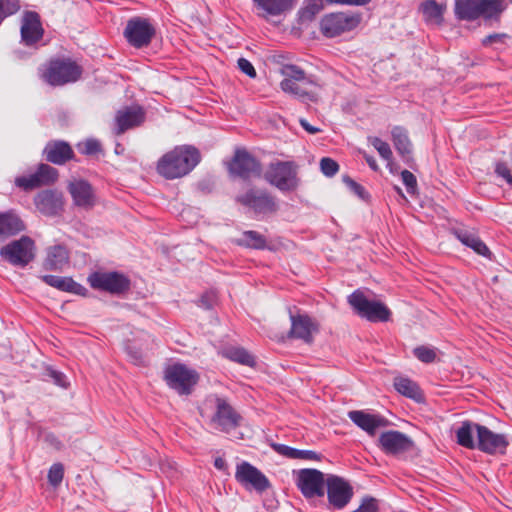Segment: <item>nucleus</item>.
I'll list each match as a JSON object with an SVG mask.
<instances>
[{"label": "nucleus", "instance_id": "1", "mask_svg": "<svg viewBox=\"0 0 512 512\" xmlns=\"http://www.w3.org/2000/svg\"><path fill=\"white\" fill-rule=\"evenodd\" d=\"M200 151L192 145H180L165 153L157 162V172L168 180L189 174L200 162Z\"/></svg>", "mask_w": 512, "mask_h": 512}, {"label": "nucleus", "instance_id": "2", "mask_svg": "<svg viewBox=\"0 0 512 512\" xmlns=\"http://www.w3.org/2000/svg\"><path fill=\"white\" fill-rule=\"evenodd\" d=\"M504 10V0H454L455 17L462 21L498 20Z\"/></svg>", "mask_w": 512, "mask_h": 512}, {"label": "nucleus", "instance_id": "3", "mask_svg": "<svg viewBox=\"0 0 512 512\" xmlns=\"http://www.w3.org/2000/svg\"><path fill=\"white\" fill-rule=\"evenodd\" d=\"M81 75L82 67L69 57L52 58L40 70L41 78L54 87L76 82Z\"/></svg>", "mask_w": 512, "mask_h": 512}, {"label": "nucleus", "instance_id": "4", "mask_svg": "<svg viewBox=\"0 0 512 512\" xmlns=\"http://www.w3.org/2000/svg\"><path fill=\"white\" fill-rule=\"evenodd\" d=\"M264 179L281 192L294 191L299 185L297 166L292 161L270 163L264 173Z\"/></svg>", "mask_w": 512, "mask_h": 512}, {"label": "nucleus", "instance_id": "5", "mask_svg": "<svg viewBox=\"0 0 512 512\" xmlns=\"http://www.w3.org/2000/svg\"><path fill=\"white\" fill-rule=\"evenodd\" d=\"M163 378L168 387L179 395H190L199 380V375L185 364L174 363L164 369Z\"/></svg>", "mask_w": 512, "mask_h": 512}, {"label": "nucleus", "instance_id": "6", "mask_svg": "<svg viewBox=\"0 0 512 512\" xmlns=\"http://www.w3.org/2000/svg\"><path fill=\"white\" fill-rule=\"evenodd\" d=\"M348 303L362 318L370 322H386L391 312L383 303L369 300L362 291L356 290L348 297Z\"/></svg>", "mask_w": 512, "mask_h": 512}, {"label": "nucleus", "instance_id": "7", "mask_svg": "<svg viewBox=\"0 0 512 512\" xmlns=\"http://www.w3.org/2000/svg\"><path fill=\"white\" fill-rule=\"evenodd\" d=\"M0 257L16 267H25L35 258V243L28 236L13 240L0 249Z\"/></svg>", "mask_w": 512, "mask_h": 512}, {"label": "nucleus", "instance_id": "8", "mask_svg": "<svg viewBox=\"0 0 512 512\" xmlns=\"http://www.w3.org/2000/svg\"><path fill=\"white\" fill-rule=\"evenodd\" d=\"M88 283L95 290L108 292L113 295H120L130 289V279L124 274L111 271H95L88 276Z\"/></svg>", "mask_w": 512, "mask_h": 512}, {"label": "nucleus", "instance_id": "9", "mask_svg": "<svg viewBox=\"0 0 512 512\" xmlns=\"http://www.w3.org/2000/svg\"><path fill=\"white\" fill-rule=\"evenodd\" d=\"M228 171L232 177L242 180L259 178L262 175L261 163L245 149H237L228 164Z\"/></svg>", "mask_w": 512, "mask_h": 512}, {"label": "nucleus", "instance_id": "10", "mask_svg": "<svg viewBox=\"0 0 512 512\" xmlns=\"http://www.w3.org/2000/svg\"><path fill=\"white\" fill-rule=\"evenodd\" d=\"M237 202L250 208L256 215H270L278 211L276 198L265 189L251 188L237 197Z\"/></svg>", "mask_w": 512, "mask_h": 512}, {"label": "nucleus", "instance_id": "11", "mask_svg": "<svg viewBox=\"0 0 512 512\" xmlns=\"http://www.w3.org/2000/svg\"><path fill=\"white\" fill-rule=\"evenodd\" d=\"M361 22L360 13H331L321 20V32L329 38L355 29Z\"/></svg>", "mask_w": 512, "mask_h": 512}, {"label": "nucleus", "instance_id": "12", "mask_svg": "<svg viewBox=\"0 0 512 512\" xmlns=\"http://www.w3.org/2000/svg\"><path fill=\"white\" fill-rule=\"evenodd\" d=\"M155 33L154 26L147 18L143 17H134L128 20L124 30L127 42L135 48L148 46Z\"/></svg>", "mask_w": 512, "mask_h": 512}, {"label": "nucleus", "instance_id": "13", "mask_svg": "<svg viewBox=\"0 0 512 512\" xmlns=\"http://www.w3.org/2000/svg\"><path fill=\"white\" fill-rule=\"evenodd\" d=\"M296 486L307 499L323 497L326 480L324 474L317 469H301L296 475Z\"/></svg>", "mask_w": 512, "mask_h": 512}, {"label": "nucleus", "instance_id": "14", "mask_svg": "<svg viewBox=\"0 0 512 512\" xmlns=\"http://www.w3.org/2000/svg\"><path fill=\"white\" fill-rule=\"evenodd\" d=\"M58 176L59 174L56 168L41 163L34 173L28 176L16 177L14 183L17 187L27 192L53 184L58 179Z\"/></svg>", "mask_w": 512, "mask_h": 512}, {"label": "nucleus", "instance_id": "15", "mask_svg": "<svg viewBox=\"0 0 512 512\" xmlns=\"http://www.w3.org/2000/svg\"><path fill=\"white\" fill-rule=\"evenodd\" d=\"M58 176L59 174L56 168L41 163L34 173L28 176L16 177L14 183L17 187L27 192L53 184L58 179Z\"/></svg>", "mask_w": 512, "mask_h": 512}, {"label": "nucleus", "instance_id": "16", "mask_svg": "<svg viewBox=\"0 0 512 512\" xmlns=\"http://www.w3.org/2000/svg\"><path fill=\"white\" fill-rule=\"evenodd\" d=\"M509 440L506 435L495 433L488 427H477L476 448L489 455L505 454Z\"/></svg>", "mask_w": 512, "mask_h": 512}, {"label": "nucleus", "instance_id": "17", "mask_svg": "<svg viewBox=\"0 0 512 512\" xmlns=\"http://www.w3.org/2000/svg\"><path fill=\"white\" fill-rule=\"evenodd\" d=\"M326 488L328 502L335 509H343L353 497L352 486L339 476L329 475Z\"/></svg>", "mask_w": 512, "mask_h": 512}, {"label": "nucleus", "instance_id": "18", "mask_svg": "<svg viewBox=\"0 0 512 512\" xmlns=\"http://www.w3.org/2000/svg\"><path fill=\"white\" fill-rule=\"evenodd\" d=\"M235 479L241 485L250 486L260 493L271 486L268 478L258 468L246 461L237 465Z\"/></svg>", "mask_w": 512, "mask_h": 512}, {"label": "nucleus", "instance_id": "19", "mask_svg": "<svg viewBox=\"0 0 512 512\" xmlns=\"http://www.w3.org/2000/svg\"><path fill=\"white\" fill-rule=\"evenodd\" d=\"M289 318L291 328L288 332V338L300 339L307 344L313 342V334L319 331L318 323L308 314L294 315L289 309Z\"/></svg>", "mask_w": 512, "mask_h": 512}, {"label": "nucleus", "instance_id": "20", "mask_svg": "<svg viewBox=\"0 0 512 512\" xmlns=\"http://www.w3.org/2000/svg\"><path fill=\"white\" fill-rule=\"evenodd\" d=\"M146 120V112L139 105L124 107L115 116L114 134L119 136L130 129L141 126Z\"/></svg>", "mask_w": 512, "mask_h": 512}, {"label": "nucleus", "instance_id": "21", "mask_svg": "<svg viewBox=\"0 0 512 512\" xmlns=\"http://www.w3.org/2000/svg\"><path fill=\"white\" fill-rule=\"evenodd\" d=\"M216 411L211 418V423L216 429L229 433L239 426L241 416L232 408L226 399L216 397Z\"/></svg>", "mask_w": 512, "mask_h": 512}, {"label": "nucleus", "instance_id": "22", "mask_svg": "<svg viewBox=\"0 0 512 512\" xmlns=\"http://www.w3.org/2000/svg\"><path fill=\"white\" fill-rule=\"evenodd\" d=\"M378 445L385 454L397 456L410 451L413 448V441L400 431L390 430L379 436Z\"/></svg>", "mask_w": 512, "mask_h": 512}, {"label": "nucleus", "instance_id": "23", "mask_svg": "<svg viewBox=\"0 0 512 512\" xmlns=\"http://www.w3.org/2000/svg\"><path fill=\"white\" fill-rule=\"evenodd\" d=\"M21 41L26 46L36 45L44 35L40 15L35 11H25L21 19Z\"/></svg>", "mask_w": 512, "mask_h": 512}, {"label": "nucleus", "instance_id": "24", "mask_svg": "<svg viewBox=\"0 0 512 512\" xmlns=\"http://www.w3.org/2000/svg\"><path fill=\"white\" fill-rule=\"evenodd\" d=\"M257 15L266 20L272 17L285 16L297 5V0H252Z\"/></svg>", "mask_w": 512, "mask_h": 512}, {"label": "nucleus", "instance_id": "25", "mask_svg": "<svg viewBox=\"0 0 512 512\" xmlns=\"http://www.w3.org/2000/svg\"><path fill=\"white\" fill-rule=\"evenodd\" d=\"M34 204L42 214L54 216L63 209V196L57 190H43L34 197Z\"/></svg>", "mask_w": 512, "mask_h": 512}, {"label": "nucleus", "instance_id": "26", "mask_svg": "<svg viewBox=\"0 0 512 512\" xmlns=\"http://www.w3.org/2000/svg\"><path fill=\"white\" fill-rule=\"evenodd\" d=\"M348 417L355 425L370 436H374L379 428L388 425V420L383 416L369 414L362 410L349 411Z\"/></svg>", "mask_w": 512, "mask_h": 512}, {"label": "nucleus", "instance_id": "27", "mask_svg": "<svg viewBox=\"0 0 512 512\" xmlns=\"http://www.w3.org/2000/svg\"><path fill=\"white\" fill-rule=\"evenodd\" d=\"M43 154L48 162L56 165H63L74 159L75 156L70 144L63 140L49 141L43 150Z\"/></svg>", "mask_w": 512, "mask_h": 512}, {"label": "nucleus", "instance_id": "28", "mask_svg": "<svg viewBox=\"0 0 512 512\" xmlns=\"http://www.w3.org/2000/svg\"><path fill=\"white\" fill-rule=\"evenodd\" d=\"M68 191L76 206L90 209L95 205V195L91 184L79 179L69 183Z\"/></svg>", "mask_w": 512, "mask_h": 512}, {"label": "nucleus", "instance_id": "29", "mask_svg": "<svg viewBox=\"0 0 512 512\" xmlns=\"http://www.w3.org/2000/svg\"><path fill=\"white\" fill-rule=\"evenodd\" d=\"M26 225L14 210L0 212V241L14 237L25 231Z\"/></svg>", "mask_w": 512, "mask_h": 512}, {"label": "nucleus", "instance_id": "30", "mask_svg": "<svg viewBox=\"0 0 512 512\" xmlns=\"http://www.w3.org/2000/svg\"><path fill=\"white\" fill-rule=\"evenodd\" d=\"M290 85V89L285 86H281L283 92L293 95L304 103L318 101L319 86L310 77L298 82H294Z\"/></svg>", "mask_w": 512, "mask_h": 512}, {"label": "nucleus", "instance_id": "31", "mask_svg": "<svg viewBox=\"0 0 512 512\" xmlns=\"http://www.w3.org/2000/svg\"><path fill=\"white\" fill-rule=\"evenodd\" d=\"M452 234L465 246L471 248L477 254L490 258L491 252L479 236L470 230L455 228Z\"/></svg>", "mask_w": 512, "mask_h": 512}, {"label": "nucleus", "instance_id": "32", "mask_svg": "<svg viewBox=\"0 0 512 512\" xmlns=\"http://www.w3.org/2000/svg\"><path fill=\"white\" fill-rule=\"evenodd\" d=\"M69 264V252L63 245H55L47 249V255L43 262L45 270L61 271Z\"/></svg>", "mask_w": 512, "mask_h": 512}, {"label": "nucleus", "instance_id": "33", "mask_svg": "<svg viewBox=\"0 0 512 512\" xmlns=\"http://www.w3.org/2000/svg\"><path fill=\"white\" fill-rule=\"evenodd\" d=\"M477 427H481V425L469 420L461 422L460 426L455 429L456 442L464 448L475 449L474 435H477Z\"/></svg>", "mask_w": 512, "mask_h": 512}, {"label": "nucleus", "instance_id": "34", "mask_svg": "<svg viewBox=\"0 0 512 512\" xmlns=\"http://www.w3.org/2000/svg\"><path fill=\"white\" fill-rule=\"evenodd\" d=\"M397 392L420 403L424 401L423 393L418 384L407 377H396L393 383Z\"/></svg>", "mask_w": 512, "mask_h": 512}, {"label": "nucleus", "instance_id": "35", "mask_svg": "<svg viewBox=\"0 0 512 512\" xmlns=\"http://www.w3.org/2000/svg\"><path fill=\"white\" fill-rule=\"evenodd\" d=\"M235 243L249 249L264 250L267 248L266 237L254 230L244 231L241 237L235 240Z\"/></svg>", "mask_w": 512, "mask_h": 512}, {"label": "nucleus", "instance_id": "36", "mask_svg": "<svg viewBox=\"0 0 512 512\" xmlns=\"http://www.w3.org/2000/svg\"><path fill=\"white\" fill-rule=\"evenodd\" d=\"M446 6L438 4L435 0H427L421 4V11L427 22L441 24Z\"/></svg>", "mask_w": 512, "mask_h": 512}, {"label": "nucleus", "instance_id": "37", "mask_svg": "<svg viewBox=\"0 0 512 512\" xmlns=\"http://www.w3.org/2000/svg\"><path fill=\"white\" fill-rule=\"evenodd\" d=\"M391 134L393 144L398 153L403 157L409 156L412 152V148L407 131L400 126H396L392 129Z\"/></svg>", "mask_w": 512, "mask_h": 512}, {"label": "nucleus", "instance_id": "38", "mask_svg": "<svg viewBox=\"0 0 512 512\" xmlns=\"http://www.w3.org/2000/svg\"><path fill=\"white\" fill-rule=\"evenodd\" d=\"M223 356L227 359L249 367L255 366V358L244 348L229 347L223 351Z\"/></svg>", "mask_w": 512, "mask_h": 512}, {"label": "nucleus", "instance_id": "39", "mask_svg": "<svg viewBox=\"0 0 512 512\" xmlns=\"http://www.w3.org/2000/svg\"><path fill=\"white\" fill-rule=\"evenodd\" d=\"M281 74L284 76V79L281 81L280 87L285 86L288 89L291 88L290 84L309 78L304 70L293 64L284 65L281 69Z\"/></svg>", "mask_w": 512, "mask_h": 512}, {"label": "nucleus", "instance_id": "40", "mask_svg": "<svg viewBox=\"0 0 512 512\" xmlns=\"http://www.w3.org/2000/svg\"><path fill=\"white\" fill-rule=\"evenodd\" d=\"M57 289L60 291L70 292L82 296L86 295L87 293V289L84 286L75 282L70 277H61Z\"/></svg>", "mask_w": 512, "mask_h": 512}, {"label": "nucleus", "instance_id": "41", "mask_svg": "<svg viewBox=\"0 0 512 512\" xmlns=\"http://www.w3.org/2000/svg\"><path fill=\"white\" fill-rule=\"evenodd\" d=\"M20 8L19 0H0V25L6 18L16 14Z\"/></svg>", "mask_w": 512, "mask_h": 512}, {"label": "nucleus", "instance_id": "42", "mask_svg": "<svg viewBox=\"0 0 512 512\" xmlns=\"http://www.w3.org/2000/svg\"><path fill=\"white\" fill-rule=\"evenodd\" d=\"M414 356L423 363H433L437 358L436 349L429 346H418L413 350Z\"/></svg>", "mask_w": 512, "mask_h": 512}, {"label": "nucleus", "instance_id": "43", "mask_svg": "<svg viewBox=\"0 0 512 512\" xmlns=\"http://www.w3.org/2000/svg\"><path fill=\"white\" fill-rule=\"evenodd\" d=\"M320 0H313L309 2L304 8L299 11V17L302 21H311L316 14L322 9Z\"/></svg>", "mask_w": 512, "mask_h": 512}, {"label": "nucleus", "instance_id": "44", "mask_svg": "<svg viewBox=\"0 0 512 512\" xmlns=\"http://www.w3.org/2000/svg\"><path fill=\"white\" fill-rule=\"evenodd\" d=\"M369 141L384 160H390L392 158V151L387 142L379 137H370Z\"/></svg>", "mask_w": 512, "mask_h": 512}, {"label": "nucleus", "instance_id": "45", "mask_svg": "<svg viewBox=\"0 0 512 512\" xmlns=\"http://www.w3.org/2000/svg\"><path fill=\"white\" fill-rule=\"evenodd\" d=\"M64 477V466L61 463L53 464L48 471V481L53 487L60 485Z\"/></svg>", "mask_w": 512, "mask_h": 512}, {"label": "nucleus", "instance_id": "46", "mask_svg": "<svg viewBox=\"0 0 512 512\" xmlns=\"http://www.w3.org/2000/svg\"><path fill=\"white\" fill-rule=\"evenodd\" d=\"M78 149L82 154L94 155L101 151V145L95 139H88L85 142L78 144Z\"/></svg>", "mask_w": 512, "mask_h": 512}, {"label": "nucleus", "instance_id": "47", "mask_svg": "<svg viewBox=\"0 0 512 512\" xmlns=\"http://www.w3.org/2000/svg\"><path fill=\"white\" fill-rule=\"evenodd\" d=\"M320 168L325 176L332 177L338 172L339 165L335 160L324 157L320 161Z\"/></svg>", "mask_w": 512, "mask_h": 512}, {"label": "nucleus", "instance_id": "48", "mask_svg": "<svg viewBox=\"0 0 512 512\" xmlns=\"http://www.w3.org/2000/svg\"><path fill=\"white\" fill-rule=\"evenodd\" d=\"M343 182L347 185V187L354 193L356 194L359 198L365 200L369 197V194L368 192L365 190V188L360 185L359 183H357L356 181H354L352 178H350L349 176H345L343 177Z\"/></svg>", "mask_w": 512, "mask_h": 512}, {"label": "nucleus", "instance_id": "49", "mask_svg": "<svg viewBox=\"0 0 512 512\" xmlns=\"http://www.w3.org/2000/svg\"><path fill=\"white\" fill-rule=\"evenodd\" d=\"M46 375L50 379H52L54 384H56L57 386H60L62 388H68L69 382L67 380V377L61 371H58V370H55V369H52V368H48L47 371H46Z\"/></svg>", "mask_w": 512, "mask_h": 512}, {"label": "nucleus", "instance_id": "50", "mask_svg": "<svg viewBox=\"0 0 512 512\" xmlns=\"http://www.w3.org/2000/svg\"><path fill=\"white\" fill-rule=\"evenodd\" d=\"M401 178L406 186L407 192L413 194L417 188V180L414 174L408 170H403L401 172Z\"/></svg>", "mask_w": 512, "mask_h": 512}, {"label": "nucleus", "instance_id": "51", "mask_svg": "<svg viewBox=\"0 0 512 512\" xmlns=\"http://www.w3.org/2000/svg\"><path fill=\"white\" fill-rule=\"evenodd\" d=\"M322 458L321 454H318L312 450H300L294 449L292 459H303V460H311V461H320Z\"/></svg>", "mask_w": 512, "mask_h": 512}, {"label": "nucleus", "instance_id": "52", "mask_svg": "<svg viewBox=\"0 0 512 512\" xmlns=\"http://www.w3.org/2000/svg\"><path fill=\"white\" fill-rule=\"evenodd\" d=\"M217 302V295L214 291L205 292L199 299L198 305L204 309H212Z\"/></svg>", "mask_w": 512, "mask_h": 512}, {"label": "nucleus", "instance_id": "53", "mask_svg": "<svg viewBox=\"0 0 512 512\" xmlns=\"http://www.w3.org/2000/svg\"><path fill=\"white\" fill-rule=\"evenodd\" d=\"M238 68L244 74H246L250 78H255L257 76L256 70L252 63L246 58H239L237 61Z\"/></svg>", "mask_w": 512, "mask_h": 512}, {"label": "nucleus", "instance_id": "54", "mask_svg": "<svg viewBox=\"0 0 512 512\" xmlns=\"http://www.w3.org/2000/svg\"><path fill=\"white\" fill-rule=\"evenodd\" d=\"M495 172L512 187V174L506 163L498 162L495 167Z\"/></svg>", "mask_w": 512, "mask_h": 512}, {"label": "nucleus", "instance_id": "55", "mask_svg": "<svg viewBox=\"0 0 512 512\" xmlns=\"http://www.w3.org/2000/svg\"><path fill=\"white\" fill-rule=\"evenodd\" d=\"M507 37L504 33H494L490 34L482 40V44L484 46L492 45L494 43H504L505 38Z\"/></svg>", "mask_w": 512, "mask_h": 512}, {"label": "nucleus", "instance_id": "56", "mask_svg": "<svg viewBox=\"0 0 512 512\" xmlns=\"http://www.w3.org/2000/svg\"><path fill=\"white\" fill-rule=\"evenodd\" d=\"M331 4L351 5V6H365L372 0H325Z\"/></svg>", "mask_w": 512, "mask_h": 512}, {"label": "nucleus", "instance_id": "57", "mask_svg": "<svg viewBox=\"0 0 512 512\" xmlns=\"http://www.w3.org/2000/svg\"><path fill=\"white\" fill-rule=\"evenodd\" d=\"M273 448L279 454L286 456L288 458H291V459L293 457V453H294V449H295L293 447H290V446H287L284 444H273Z\"/></svg>", "mask_w": 512, "mask_h": 512}, {"label": "nucleus", "instance_id": "58", "mask_svg": "<svg viewBox=\"0 0 512 512\" xmlns=\"http://www.w3.org/2000/svg\"><path fill=\"white\" fill-rule=\"evenodd\" d=\"M46 442L54 447L56 450H61L63 448V443L52 433H49L45 436Z\"/></svg>", "mask_w": 512, "mask_h": 512}, {"label": "nucleus", "instance_id": "59", "mask_svg": "<svg viewBox=\"0 0 512 512\" xmlns=\"http://www.w3.org/2000/svg\"><path fill=\"white\" fill-rule=\"evenodd\" d=\"M60 276H55V275H43L41 276V280L46 283L47 285L51 286V287H54L57 289L58 287V283H59V280H60Z\"/></svg>", "mask_w": 512, "mask_h": 512}, {"label": "nucleus", "instance_id": "60", "mask_svg": "<svg viewBox=\"0 0 512 512\" xmlns=\"http://www.w3.org/2000/svg\"><path fill=\"white\" fill-rule=\"evenodd\" d=\"M300 125L302 126V128H303L305 131H307V132H308V133H310V134H316V133L320 132V129H319V128H317V127H314V126L310 125V124L308 123V121H307V120H305V119H300Z\"/></svg>", "mask_w": 512, "mask_h": 512}, {"label": "nucleus", "instance_id": "61", "mask_svg": "<svg viewBox=\"0 0 512 512\" xmlns=\"http://www.w3.org/2000/svg\"><path fill=\"white\" fill-rule=\"evenodd\" d=\"M363 157L365 158L367 164L373 171H378L379 166L375 160V158L371 155H368L366 152L363 153Z\"/></svg>", "mask_w": 512, "mask_h": 512}, {"label": "nucleus", "instance_id": "62", "mask_svg": "<svg viewBox=\"0 0 512 512\" xmlns=\"http://www.w3.org/2000/svg\"><path fill=\"white\" fill-rule=\"evenodd\" d=\"M214 466L218 470H225L227 468L226 461L222 457H217L214 460Z\"/></svg>", "mask_w": 512, "mask_h": 512}, {"label": "nucleus", "instance_id": "63", "mask_svg": "<svg viewBox=\"0 0 512 512\" xmlns=\"http://www.w3.org/2000/svg\"><path fill=\"white\" fill-rule=\"evenodd\" d=\"M134 360H135V363H136V364H140V363H142L141 357H136V356H135V357H134Z\"/></svg>", "mask_w": 512, "mask_h": 512}, {"label": "nucleus", "instance_id": "64", "mask_svg": "<svg viewBox=\"0 0 512 512\" xmlns=\"http://www.w3.org/2000/svg\"><path fill=\"white\" fill-rule=\"evenodd\" d=\"M395 190L401 194V189L399 187H395Z\"/></svg>", "mask_w": 512, "mask_h": 512}]
</instances>
